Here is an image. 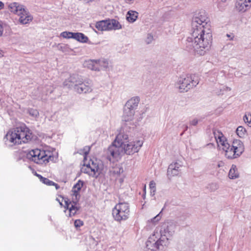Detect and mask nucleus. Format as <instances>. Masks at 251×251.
I'll list each match as a JSON object with an SVG mask.
<instances>
[{
  "mask_svg": "<svg viewBox=\"0 0 251 251\" xmlns=\"http://www.w3.org/2000/svg\"><path fill=\"white\" fill-rule=\"evenodd\" d=\"M208 22L204 12L196 14L193 18L192 32L186 41V48L189 51L202 55L209 48L212 36L209 28Z\"/></svg>",
  "mask_w": 251,
  "mask_h": 251,
  "instance_id": "obj_1",
  "label": "nucleus"
},
{
  "mask_svg": "<svg viewBox=\"0 0 251 251\" xmlns=\"http://www.w3.org/2000/svg\"><path fill=\"white\" fill-rule=\"evenodd\" d=\"M32 138V134L25 126L14 128L7 132L4 138L5 144L12 146L16 144L26 143Z\"/></svg>",
  "mask_w": 251,
  "mask_h": 251,
  "instance_id": "obj_2",
  "label": "nucleus"
},
{
  "mask_svg": "<svg viewBox=\"0 0 251 251\" xmlns=\"http://www.w3.org/2000/svg\"><path fill=\"white\" fill-rule=\"evenodd\" d=\"M63 85L68 88L73 89L78 94L89 93L92 91V82L90 79L84 80L78 75L73 74L64 82Z\"/></svg>",
  "mask_w": 251,
  "mask_h": 251,
  "instance_id": "obj_3",
  "label": "nucleus"
},
{
  "mask_svg": "<svg viewBox=\"0 0 251 251\" xmlns=\"http://www.w3.org/2000/svg\"><path fill=\"white\" fill-rule=\"evenodd\" d=\"M128 135L123 133H120L116 136L112 144L108 147L107 151V158L110 161H113L118 159L121 155L120 149L128 142Z\"/></svg>",
  "mask_w": 251,
  "mask_h": 251,
  "instance_id": "obj_4",
  "label": "nucleus"
},
{
  "mask_svg": "<svg viewBox=\"0 0 251 251\" xmlns=\"http://www.w3.org/2000/svg\"><path fill=\"white\" fill-rule=\"evenodd\" d=\"M199 83L198 76L193 74H183L180 76L175 84V88L180 93L187 92Z\"/></svg>",
  "mask_w": 251,
  "mask_h": 251,
  "instance_id": "obj_5",
  "label": "nucleus"
},
{
  "mask_svg": "<svg viewBox=\"0 0 251 251\" xmlns=\"http://www.w3.org/2000/svg\"><path fill=\"white\" fill-rule=\"evenodd\" d=\"M167 245V238L164 236L161 238L158 229H156L146 242L145 251H163Z\"/></svg>",
  "mask_w": 251,
  "mask_h": 251,
  "instance_id": "obj_6",
  "label": "nucleus"
},
{
  "mask_svg": "<svg viewBox=\"0 0 251 251\" xmlns=\"http://www.w3.org/2000/svg\"><path fill=\"white\" fill-rule=\"evenodd\" d=\"M26 156L29 159L39 164H46L54 158L52 153L50 151L38 149L29 151Z\"/></svg>",
  "mask_w": 251,
  "mask_h": 251,
  "instance_id": "obj_7",
  "label": "nucleus"
},
{
  "mask_svg": "<svg viewBox=\"0 0 251 251\" xmlns=\"http://www.w3.org/2000/svg\"><path fill=\"white\" fill-rule=\"evenodd\" d=\"M226 157L228 159H235L239 157L244 151L243 143L238 140H234L231 145L229 144L223 150Z\"/></svg>",
  "mask_w": 251,
  "mask_h": 251,
  "instance_id": "obj_8",
  "label": "nucleus"
},
{
  "mask_svg": "<svg viewBox=\"0 0 251 251\" xmlns=\"http://www.w3.org/2000/svg\"><path fill=\"white\" fill-rule=\"evenodd\" d=\"M129 206L126 202H119L112 210V215L114 220L118 222L127 220L129 216Z\"/></svg>",
  "mask_w": 251,
  "mask_h": 251,
  "instance_id": "obj_9",
  "label": "nucleus"
},
{
  "mask_svg": "<svg viewBox=\"0 0 251 251\" xmlns=\"http://www.w3.org/2000/svg\"><path fill=\"white\" fill-rule=\"evenodd\" d=\"M95 27L100 31L117 30L122 28L120 23L115 19L102 20L96 23Z\"/></svg>",
  "mask_w": 251,
  "mask_h": 251,
  "instance_id": "obj_10",
  "label": "nucleus"
},
{
  "mask_svg": "<svg viewBox=\"0 0 251 251\" xmlns=\"http://www.w3.org/2000/svg\"><path fill=\"white\" fill-rule=\"evenodd\" d=\"M143 144L142 140H138L131 142L128 141L120 149L121 155L124 153L132 155L137 152L142 146Z\"/></svg>",
  "mask_w": 251,
  "mask_h": 251,
  "instance_id": "obj_11",
  "label": "nucleus"
},
{
  "mask_svg": "<svg viewBox=\"0 0 251 251\" xmlns=\"http://www.w3.org/2000/svg\"><path fill=\"white\" fill-rule=\"evenodd\" d=\"M84 65L92 70L100 71L107 69L108 67L109 62L107 60L103 58L90 60L86 61Z\"/></svg>",
  "mask_w": 251,
  "mask_h": 251,
  "instance_id": "obj_12",
  "label": "nucleus"
},
{
  "mask_svg": "<svg viewBox=\"0 0 251 251\" xmlns=\"http://www.w3.org/2000/svg\"><path fill=\"white\" fill-rule=\"evenodd\" d=\"M175 225L171 221L165 222L162 224L160 227L158 229L159 233V236L162 238V236L167 238L168 243L169 238L175 232Z\"/></svg>",
  "mask_w": 251,
  "mask_h": 251,
  "instance_id": "obj_13",
  "label": "nucleus"
},
{
  "mask_svg": "<svg viewBox=\"0 0 251 251\" xmlns=\"http://www.w3.org/2000/svg\"><path fill=\"white\" fill-rule=\"evenodd\" d=\"M181 165L177 162L171 164L167 170V176L172 177L178 175L180 173Z\"/></svg>",
  "mask_w": 251,
  "mask_h": 251,
  "instance_id": "obj_14",
  "label": "nucleus"
},
{
  "mask_svg": "<svg viewBox=\"0 0 251 251\" xmlns=\"http://www.w3.org/2000/svg\"><path fill=\"white\" fill-rule=\"evenodd\" d=\"M251 5V0H236L235 6L240 12H245Z\"/></svg>",
  "mask_w": 251,
  "mask_h": 251,
  "instance_id": "obj_15",
  "label": "nucleus"
},
{
  "mask_svg": "<svg viewBox=\"0 0 251 251\" xmlns=\"http://www.w3.org/2000/svg\"><path fill=\"white\" fill-rule=\"evenodd\" d=\"M135 114V110L128 108L125 105L122 120L125 122H129L133 120Z\"/></svg>",
  "mask_w": 251,
  "mask_h": 251,
  "instance_id": "obj_16",
  "label": "nucleus"
},
{
  "mask_svg": "<svg viewBox=\"0 0 251 251\" xmlns=\"http://www.w3.org/2000/svg\"><path fill=\"white\" fill-rule=\"evenodd\" d=\"M8 8L11 12L18 15H21L22 12L25 11L24 6L17 2H13L9 4Z\"/></svg>",
  "mask_w": 251,
  "mask_h": 251,
  "instance_id": "obj_17",
  "label": "nucleus"
},
{
  "mask_svg": "<svg viewBox=\"0 0 251 251\" xmlns=\"http://www.w3.org/2000/svg\"><path fill=\"white\" fill-rule=\"evenodd\" d=\"M20 16L19 22L21 24L25 25L28 24L29 22L31 21L33 18L30 15L29 12L25 8V11L22 12L21 15H19Z\"/></svg>",
  "mask_w": 251,
  "mask_h": 251,
  "instance_id": "obj_18",
  "label": "nucleus"
},
{
  "mask_svg": "<svg viewBox=\"0 0 251 251\" xmlns=\"http://www.w3.org/2000/svg\"><path fill=\"white\" fill-rule=\"evenodd\" d=\"M215 137L218 146L222 148V150L229 144L222 133H218V135L215 134Z\"/></svg>",
  "mask_w": 251,
  "mask_h": 251,
  "instance_id": "obj_19",
  "label": "nucleus"
},
{
  "mask_svg": "<svg viewBox=\"0 0 251 251\" xmlns=\"http://www.w3.org/2000/svg\"><path fill=\"white\" fill-rule=\"evenodd\" d=\"M140 101L138 97H133L129 100L125 104V106L134 110L137 108Z\"/></svg>",
  "mask_w": 251,
  "mask_h": 251,
  "instance_id": "obj_20",
  "label": "nucleus"
},
{
  "mask_svg": "<svg viewBox=\"0 0 251 251\" xmlns=\"http://www.w3.org/2000/svg\"><path fill=\"white\" fill-rule=\"evenodd\" d=\"M228 176L231 179H234L239 177V173L235 165H232L228 173Z\"/></svg>",
  "mask_w": 251,
  "mask_h": 251,
  "instance_id": "obj_21",
  "label": "nucleus"
},
{
  "mask_svg": "<svg viewBox=\"0 0 251 251\" xmlns=\"http://www.w3.org/2000/svg\"><path fill=\"white\" fill-rule=\"evenodd\" d=\"M65 205H64V207L69 209L70 211V215L74 216L78 211V208L75 206V205L71 204V206L69 207L70 205L71 204V202H69V200H65Z\"/></svg>",
  "mask_w": 251,
  "mask_h": 251,
  "instance_id": "obj_22",
  "label": "nucleus"
},
{
  "mask_svg": "<svg viewBox=\"0 0 251 251\" xmlns=\"http://www.w3.org/2000/svg\"><path fill=\"white\" fill-rule=\"evenodd\" d=\"M138 15V12L136 11H129L127 13L126 19L129 22L133 23L136 20Z\"/></svg>",
  "mask_w": 251,
  "mask_h": 251,
  "instance_id": "obj_23",
  "label": "nucleus"
},
{
  "mask_svg": "<svg viewBox=\"0 0 251 251\" xmlns=\"http://www.w3.org/2000/svg\"><path fill=\"white\" fill-rule=\"evenodd\" d=\"M89 163L90 166V171L92 172L94 176L97 173H98V175H99L101 171L99 166L93 161H91V163Z\"/></svg>",
  "mask_w": 251,
  "mask_h": 251,
  "instance_id": "obj_24",
  "label": "nucleus"
},
{
  "mask_svg": "<svg viewBox=\"0 0 251 251\" xmlns=\"http://www.w3.org/2000/svg\"><path fill=\"white\" fill-rule=\"evenodd\" d=\"M74 39L82 43H86L88 40V38L86 36L82 33L79 32L75 33Z\"/></svg>",
  "mask_w": 251,
  "mask_h": 251,
  "instance_id": "obj_25",
  "label": "nucleus"
},
{
  "mask_svg": "<svg viewBox=\"0 0 251 251\" xmlns=\"http://www.w3.org/2000/svg\"><path fill=\"white\" fill-rule=\"evenodd\" d=\"M83 185V181L79 180L73 186L72 191L76 197L78 194V192L80 190Z\"/></svg>",
  "mask_w": 251,
  "mask_h": 251,
  "instance_id": "obj_26",
  "label": "nucleus"
},
{
  "mask_svg": "<svg viewBox=\"0 0 251 251\" xmlns=\"http://www.w3.org/2000/svg\"><path fill=\"white\" fill-rule=\"evenodd\" d=\"M37 176L40 178L41 181L44 184L49 186L55 185L56 189H57L59 187L58 184L55 183L52 181L50 180L48 178L43 177L40 175H37Z\"/></svg>",
  "mask_w": 251,
  "mask_h": 251,
  "instance_id": "obj_27",
  "label": "nucleus"
},
{
  "mask_svg": "<svg viewBox=\"0 0 251 251\" xmlns=\"http://www.w3.org/2000/svg\"><path fill=\"white\" fill-rule=\"evenodd\" d=\"M246 130L245 128L242 126H238L236 129L237 134L240 138L244 137L246 134Z\"/></svg>",
  "mask_w": 251,
  "mask_h": 251,
  "instance_id": "obj_28",
  "label": "nucleus"
},
{
  "mask_svg": "<svg viewBox=\"0 0 251 251\" xmlns=\"http://www.w3.org/2000/svg\"><path fill=\"white\" fill-rule=\"evenodd\" d=\"M81 170L82 172L84 173L87 174L89 175L94 176L92 172L90 171V163H89L86 166L84 165V167L82 168Z\"/></svg>",
  "mask_w": 251,
  "mask_h": 251,
  "instance_id": "obj_29",
  "label": "nucleus"
},
{
  "mask_svg": "<svg viewBox=\"0 0 251 251\" xmlns=\"http://www.w3.org/2000/svg\"><path fill=\"white\" fill-rule=\"evenodd\" d=\"M61 36L64 38H74L75 33L72 32L64 31L60 34Z\"/></svg>",
  "mask_w": 251,
  "mask_h": 251,
  "instance_id": "obj_30",
  "label": "nucleus"
},
{
  "mask_svg": "<svg viewBox=\"0 0 251 251\" xmlns=\"http://www.w3.org/2000/svg\"><path fill=\"white\" fill-rule=\"evenodd\" d=\"M53 91V88L51 85H47L42 90V93L44 95H48L49 93H51Z\"/></svg>",
  "mask_w": 251,
  "mask_h": 251,
  "instance_id": "obj_31",
  "label": "nucleus"
},
{
  "mask_svg": "<svg viewBox=\"0 0 251 251\" xmlns=\"http://www.w3.org/2000/svg\"><path fill=\"white\" fill-rule=\"evenodd\" d=\"M219 188L218 185L217 183L212 182L208 184L207 188L211 191L214 192L217 190Z\"/></svg>",
  "mask_w": 251,
  "mask_h": 251,
  "instance_id": "obj_32",
  "label": "nucleus"
},
{
  "mask_svg": "<svg viewBox=\"0 0 251 251\" xmlns=\"http://www.w3.org/2000/svg\"><path fill=\"white\" fill-rule=\"evenodd\" d=\"M243 120L245 123L248 124L249 126H251V114L250 113L245 114Z\"/></svg>",
  "mask_w": 251,
  "mask_h": 251,
  "instance_id": "obj_33",
  "label": "nucleus"
},
{
  "mask_svg": "<svg viewBox=\"0 0 251 251\" xmlns=\"http://www.w3.org/2000/svg\"><path fill=\"white\" fill-rule=\"evenodd\" d=\"M28 113L30 115L34 118H36L39 115V112L38 110L32 108L28 109Z\"/></svg>",
  "mask_w": 251,
  "mask_h": 251,
  "instance_id": "obj_34",
  "label": "nucleus"
},
{
  "mask_svg": "<svg viewBox=\"0 0 251 251\" xmlns=\"http://www.w3.org/2000/svg\"><path fill=\"white\" fill-rule=\"evenodd\" d=\"M220 92L219 93V94H223V92L225 91H230V88L228 87L224 86V85H221L220 86Z\"/></svg>",
  "mask_w": 251,
  "mask_h": 251,
  "instance_id": "obj_35",
  "label": "nucleus"
},
{
  "mask_svg": "<svg viewBox=\"0 0 251 251\" xmlns=\"http://www.w3.org/2000/svg\"><path fill=\"white\" fill-rule=\"evenodd\" d=\"M161 212H160L158 215H157L156 216L153 217L152 219H151V222L153 223V224H155L158 221H159L161 219V216H160V214Z\"/></svg>",
  "mask_w": 251,
  "mask_h": 251,
  "instance_id": "obj_36",
  "label": "nucleus"
},
{
  "mask_svg": "<svg viewBox=\"0 0 251 251\" xmlns=\"http://www.w3.org/2000/svg\"><path fill=\"white\" fill-rule=\"evenodd\" d=\"M74 225L76 227H79L83 225V222L80 220H76L75 221Z\"/></svg>",
  "mask_w": 251,
  "mask_h": 251,
  "instance_id": "obj_37",
  "label": "nucleus"
},
{
  "mask_svg": "<svg viewBox=\"0 0 251 251\" xmlns=\"http://www.w3.org/2000/svg\"><path fill=\"white\" fill-rule=\"evenodd\" d=\"M123 169L122 168L119 167H116L114 168L113 171V173L117 175H120L121 173H123Z\"/></svg>",
  "mask_w": 251,
  "mask_h": 251,
  "instance_id": "obj_38",
  "label": "nucleus"
},
{
  "mask_svg": "<svg viewBox=\"0 0 251 251\" xmlns=\"http://www.w3.org/2000/svg\"><path fill=\"white\" fill-rule=\"evenodd\" d=\"M198 122H199V120L195 118V119H193L192 120H191L190 122V125L195 126L198 124Z\"/></svg>",
  "mask_w": 251,
  "mask_h": 251,
  "instance_id": "obj_39",
  "label": "nucleus"
},
{
  "mask_svg": "<svg viewBox=\"0 0 251 251\" xmlns=\"http://www.w3.org/2000/svg\"><path fill=\"white\" fill-rule=\"evenodd\" d=\"M90 151V148L87 146H85L83 149V153L84 154L85 156H86Z\"/></svg>",
  "mask_w": 251,
  "mask_h": 251,
  "instance_id": "obj_40",
  "label": "nucleus"
},
{
  "mask_svg": "<svg viewBox=\"0 0 251 251\" xmlns=\"http://www.w3.org/2000/svg\"><path fill=\"white\" fill-rule=\"evenodd\" d=\"M153 39V36L151 34H148L146 42L148 44H150Z\"/></svg>",
  "mask_w": 251,
  "mask_h": 251,
  "instance_id": "obj_41",
  "label": "nucleus"
},
{
  "mask_svg": "<svg viewBox=\"0 0 251 251\" xmlns=\"http://www.w3.org/2000/svg\"><path fill=\"white\" fill-rule=\"evenodd\" d=\"M150 189L153 190L155 188V183L153 181H151L150 183Z\"/></svg>",
  "mask_w": 251,
  "mask_h": 251,
  "instance_id": "obj_42",
  "label": "nucleus"
},
{
  "mask_svg": "<svg viewBox=\"0 0 251 251\" xmlns=\"http://www.w3.org/2000/svg\"><path fill=\"white\" fill-rule=\"evenodd\" d=\"M3 31L2 24L1 21H0V36L2 35Z\"/></svg>",
  "mask_w": 251,
  "mask_h": 251,
  "instance_id": "obj_43",
  "label": "nucleus"
},
{
  "mask_svg": "<svg viewBox=\"0 0 251 251\" xmlns=\"http://www.w3.org/2000/svg\"><path fill=\"white\" fill-rule=\"evenodd\" d=\"M226 36L228 38H230V39H229L230 40H233V39L234 38V35L232 34H227Z\"/></svg>",
  "mask_w": 251,
  "mask_h": 251,
  "instance_id": "obj_44",
  "label": "nucleus"
},
{
  "mask_svg": "<svg viewBox=\"0 0 251 251\" xmlns=\"http://www.w3.org/2000/svg\"><path fill=\"white\" fill-rule=\"evenodd\" d=\"M156 191V189H153V190H151V196H153L155 195V192Z\"/></svg>",
  "mask_w": 251,
  "mask_h": 251,
  "instance_id": "obj_45",
  "label": "nucleus"
},
{
  "mask_svg": "<svg viewBox=\"0 0 251 251\" xmlns=\"http://www.w3.org/2000/svg\"><path fill=\"white\" fill-rule=\"evenodd\" d=\"M4 6V4L2 2H1V1H0V9H2V7H3Z\"/></svg>",
  "mask_w": 251,
  "mask_h": 251,
  "instance_id": "obj_46",
  "label": "nucleus"
},
{
  "mask_svg": "<svg viewBox=\"0 0 251 251\" xmlns=\"http://www.w3.org/2000/svg\"><path fill=\"white\" fill-rule=\"evenodd\" d=\"M184 130H186L187 129L188 126L187 125H184Z\"/></svg>",
  "mask_w": 251,
  "mask_h": 251,
  "instance_id": "obj_47",
  "label": "nucleus"
},
{
  "mask_svg": "<svg viewBox=\"0 0 251 251\" xmlns=\"http://www.w3.org/2000/svg\"><path fill=\"white\" fill-rule=\"evenodd\" d=\"M223 164V163H219V164H218V167H220L221 166H222V164Z\"/></svg>",
  "mask_w": 251,
  "mask_h": 251,
  "instance_id": "obj_48",
  "label": "nucleus"
},
{
  "mask_svg": "<svg viewBox=\"0 0 251 251\" xmlns=\"http://www.w3.org/2000/svg\"><path fill=\"white\" fill-rule=\"evenodd\" d=\"M2 56H3L2 52H1V50H0V57Z\"/></svg>",
  "mask_w": 251,
  "mask_h": 251,
  "instance_id": "obj_49",
  "label": "nucleus"
},
{
  "mask_svg": "<svg viewBox=\"0 0 251 251\" xmlns=\"http://www.w3.org/2000/svg\"><path fill=\"white\" fill-rule=\"evenodd\" d=\"M132 0H126V3H129L130 1H132Z\"/></svg>",
  "mask_w": 251,
  "mask_h": 251,
  "instance_id": "obj_50",
  "label": "nucleus"
},
{
  "mask_svg": "<svg viewBox=\"0 0 251 251\" xmlns=\"http://www.w3.org/2000/svg\"><path fill=\"white\" fill-rule=\"evenodd\" d=\"M59 202L61 206H62V205H63V204H62V202H61V201H59Z\"/></svg>",
  "mask_w": 251,
  "mask_h": 251,
  "instance_id": "obj_51",
  "label": "nucleus"
}]
</instances>
